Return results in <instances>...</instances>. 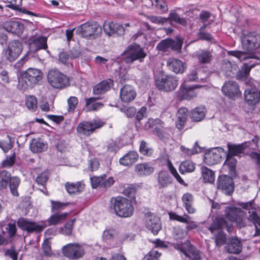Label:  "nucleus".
Listing matches in <instances>:
<instances>
[{
	"label": "nucleus",
	"mask_w": 260,
	"mask_h": 260,
	"mask_svg": "<svg viewBox=\"0 0 260 260\" xmlns=\"http://www.w3.org/2000/svg\"><path fill=\"white\" fill-rule=\"evenodd\" d=\"M110 208L116 215L120 217H129L134 211L131 201L120 196L113 197L110 199Z\"/></svg>",
	"instance_id": "nucleus-1"
},
{
	"label": "nucleus",
	"mask_w": 260,
	"mask_h": 260,
	"mask_svg": "<svg viewBox=\"0 0 260 260\" xmlns=\"http://www.w3.org/2000/svg\"><path fill=\"white\" fill-rule=\"evenodd\" d=\"M43 73L38 69H27L19 80L18 86L22 90L32 87L42 79Z\"/></svg>",
	"instance_id": "nucleus-2"
},
{
	"label": "nucleus",
	"mask_w": 260,
	"mask_h": 260,
	"mask_svg": "<svg viewBox=\"0 0 260 260\" xmlns=\"http://www.w3.org/2000/svg\"><path fill=\"white\" fill-rule=\"evenodd\" d=\"M146 55L143 49L136 44L129 45L127 49L122 54L123 60L127 63H132L136 60L141 62Z\"/></svg>",
	"instance_id": "nucleus-3"
},
{
	"label": "nucleus",
	"mask_w": 260,
	"mask_h": 260,
	"mask_svg": "<svg viewBox=\"0 0 260 260\" xmlns=\"http://www.w3.org/2000/svg\"><path fill=\"white\" fill-rule=\"evenodd\" d=\"M47 81L53 88L62 89L69 85V78L57 70L52 69L47 74Z\"/></svg>",
	"instance_id": "nucleus-4"
},
{
	"label": "nucleus",
	"mask_w": 260,
	"mask_h": 260,
	"mask_svg": "<svg viewBox=\"0 0 260 260\" xmlns=\"http://www.w3.org/2000/svg\"><path fill=\"white\" fill-rule=\"evenodd\" d=\"M17 224L19 228L28 233H40L46 227L44 221L36 222L22 217L18 219Z\"/></svg>",
	"instance_id": "nucleus-5"
},
{
	"label": "nucleus",
	"mask_w": 260,
	"mask_h": 260,
	"mask_svg": "<svg viewBox=\"0 0 260 260\" xmlns=\"http://www.w3.org/2000/svg\"><path fill=\"white\" fill-rule=\"evenodd\" d=\"M104 122L100 119H93L90 121H83L80 122L77 128V132L85 136H89L92 134L94 131L102 127Z\"/></svg>",
	"instance_id": "nucleus-6"
},
{
	"label": "nucleus",
	"mask_w": 260,
	"mask_h": 260,
	"mask_svg": "<svg viewBox=\"0 0 260 260\" xmlns=\"http://www.w3.org/2000/svg\"><path fill=\"white\" fill-rule=\"evenodd\" d=\"M178 85V79L172 75H162L156 80L157 88L161 91H171L175 89Z\"/></svg>",
	"instance_id": "nucleus-7"
},
{
	"label": "nucleus",
	"mask_w": 260,
	"mask_h": 260,
	"mask_svg": "<svg viewBox=\"0 0 260 260\" xmlns=\"http://www.w3.org/2000/svg\"><path fill=\"white\" fill-rule=\"evenodd\" d=\"M22 44L19 41L10 42L3 54V58L9 62L16 60L22 51Z\"/></svg>",
	"instance_id": "nucleus-8"
},
{
	"label": "nucleus",
	"mask_w": 260,
	"mask_h": 260,
	"mask_svg": "<svg viewBox=\"0 0 260 260\" xmlns=\"http://www.w3.org/2000/svg\"><path fill=\"white\" fill-rule=\"evenodd\" d=\"M243 49L246 52L254 50L260 46V36L254 33L243 35L241 38Z\"/></svg>",
	"instance_id": "nucleus-9"
},
{
	"label": "nucleus",
	"mask_w": 260,
	"mask_h": 260,
	"mask_svg": "<svg viewBox=\"0 0 260 260\" xmlns=\"http://www.w3.org/2000/svg\"><path fill=\"white\" fill-rule=\"evenodd\" d=\"M63 254L70 259H76L83 256L84 250L83 247L78 243H70L62 248Z\"/></svg>",
	"instance_id": "nucleus-10"
},
{
	"label": "nucleus",
	"mask_w": 260,
	"mask_h": 260,
	"mask_svg": "<svg viewBox=\"0 0 260 260\" xmlns=\"http://www.w3.org/2000/svg\"><path fill=\"white\" fill-rule=\"evenodd\" d=\"M175 247L191 260L201 259L200 252L189 241L187 240L183 243L177 244Z\"/></svg>",
	"instance_id": "nucleus-11"
},
{
	"label": "nucleus",
	"mask_w": 260,
	"mask_h": 260,
	"mask_svg": "<svg viewBox=\"0 0 260 260\" xmlns=\"http://www.w3.org/2000/svg\"><path fill=\"white\" fill-rule=\"evenodd\" d=\"M225 154L226 151L221 147L212 148L206 153L204 161L209 166L216 164L221 161L222 156Z\"/></svg>",
	"instance_id": "nucleus-12"
},
{
	"label": "nucleus",
	"mask_w": 260,
	"mask_h": 260,
	"mask_svg": "<svg viewBox=\"0 0 260 260\" xmlns=\"http://www.w3.org/2000/svg\"><path fill=\"white\" fill-rule=\"evenodd\" d=\"M101 27L95 22L92 23H85L80 25L76 29V33L81 35L82 37L87 38L93 35L95 32H101Z\"/></svg>",
	"instance_id": "nucleus-13"
},
{
	"label": "nucleus",
	"mask_w": 260,
	"mask_h": 260,
	"mask_svg": "<svg viewBox=\"0 0 260 260\" xmlns=\"http://www.w3.org/2000/svg\"><path fill=\"white\" fill-rule=\"evenodd\" d=\"M217 188L222 190L225 194H232L234 189L232 177L225 175L219 176L217 180Z\"/></svg>",
	"instance_id": "nucleus-14"
},
{
	"label": "nucleus",
	"mask_w": 260,
	"mask_h": 260,
	"mask_svg": "<svg viewBox=\"0 0 260 260\" xmlns=\"http://www.w3.org/2000/svg\"><path fill=\"white\" fill-rule=\"evenodd\" d=\"M145 217L146 228L151 231L153 234H157L161 228L159 217L150 212L146 213Z\"/></svg>",
	"instance_id": "nucleus-15"
},
{
	"label": "nucleus",
	"mask_w": 260,
	"mask_h": 260,
	"mask_svg": "<svg viewBox=\"0 0 260 260\" xmlns=\"http://www.w3.org/2000/svg\"><path fill=\"white\" fill-rule=\"evenodd\" d=\"M221 90L224 95L231 99L238 97L241 94L238 84L233 81L225 82L222 87Z\"/></svg>",
	"instance_id": "nucleus-16"
},
{
	"label": "nucleus",
	"mask_w": 260,
	"mask_h": 260,
	"mask_svg": "<svg viewBox=\"0 0 260 260\" xmlns=\"http://www.w3.org/2000/svg\"><path fill=\"white\" fill-rule=\"evenodd\" d=\"M169 216L171 219L177 220L179 222L187 224L186 229L189 231L197 228L196 223L191 220V217L187 214H184L183 216L179 215L176 213H170Z\"/></svg>",
	"instance_id": "nucleus-17"
},
{
	"label": "nucleus",
	"mask_w": 260,
	"mask_h": 260,
	"mask_svg": "<svg viewBox=\"0 0 260 260\" xmlns=\"http://www.w3.org/2000/svg\"><path fill=\"white\" fill-rule=\"evenodd\" d=\"M136 92L131 85H125L120 89V98L123 102H131L136 98Z\"/></svg>",
	"instance_id": "nucleus-18"
},
{
	"label": "nucleus",
	"mask_w": 260,
	"mask_h": 260,
	"mask_svg": "<svg viewBox=\"0 0 260 260\" xmlns=\"http://www.w3.org/2000/svg\"><path fill=\"white\" fill-rule=\"evenodd\" d=\"M47 38L45 37H40L37 38H32L28 40V43L29 49L33 52L40 49H46Z\"/></svg>",
	"instance_id": "nucleus-19"
},
{
	"label": "nucleus",
	"mask_w": 260,
	"mask_h": 260,
	"mask_svg": "<svg viewBox=\"0 0 260 260\" xmlns=\"http://www.w3.org/2000/svg\"><path fill=\"white\" fill-rule=\"evenodd\" d=\"M224 228H226L227 231L229 233L231 232L233 230L232 226L228 224L224 218L218 217L213 221L208 229L213 234L216 230Z\"/></svg>",
	"instance_id": "nucleus-20"
},
{
	"label": "nucleus",
	"mask_w": 260,
	"mask_h": 260,
	"mask_svg": "<svg viewBox=\"0 0 260 260\" xmlns=\"http://www.w3.org/2000/svg\"><path fill=\"white\" fill-rule=\"evenodd\" d=\"M3 28L8 32L20 35L22 33L24 26L18 21H10L4 23Z\"/></svg>",
	"instance_id": "nucleus-21"
},
{
	"label": "nucleus",
	"mask_w": 260,
	"mask_h": 260,
	"mask_svg": "<svg viewBox=\"0 0 260 260\" xmlns=\"http://www.w3.org/2000/svg\"><path fill=\"white\" fill-rule=\"evenodd\" d=\"M181 200L183 206L188 214H192L196 212V209L193 206L194 197L192 194L189 192L183 194Z\"/></svg>",
	"instance_id": "nucleus-22"
},
{
	"label": "nucleus",
	"mask_w": 260,
	"mask_h": 260,
	"mask_svg": "<svg viewBox=\"0 0 260 260\" xmlns=\"http://www.w3.org/2000/svg\"><path fill=\"white\" fill-rule=\"evenodd\" d=\"M245 100L249 104L255 105L260 99V91L256 88H247L244 93Z\"/></svg>",
	"instance_id": "nucleus-23"
},
{
	"label": "nucleus",
	"mask_w": 260,
	"mask_h": 260,
	"mask_svg": "<svg viewBox=\"0 0 260 260\" xmlns=\"http://www.w3.org/2000/svg\"><path fill=\"white\" fill-rule=\"evenodd\" d=\"M167 64L169 68L176 74L183 73L186 68L185 62L175 58L169 59Z\"/></svg>",
	"instance_id": "nucleus-24"
},
{
	"label": "nucleus",
	"mask_w": 260,
	"mask_h": 260,
	"mask_svg": "<svg viewBox=\"0 0 260 260\" xmlns=\"http://www.w3.org/2000/svg\"><path fill=\"white\" fill-rule=\"evenodd\" d=\"M113 82L111 79L103 80L95 85L93 88L94 94H102L108 91L113 86Z\"/></svg>",
	"instance_id": "nucleus-25"
},
{
	"label": "nucleus",
	"mask_w": 260,
	"mask_h": 260,
	"mask_svg": "<svg viewBox=\"0 0 260 260\" xmlns=\"http://www.w3.org/2000/svg\"><path fill=\"white\" fill-rule=\"evenodd\" d=\"M47 144L41 138L32 140L29 145L30 150L34 153H41L47 149Z\"/></svg>",
	"instance_id": "nucleus-26"
},
{
	"label": "nucleus",
	"mask_w": 260,
	"mask_h": 260,
	"mask_svg": "<svg viewBox=\"0 0 260 260\" xmlns=\"http://www.w3.org/2000/svg\"><path fill=\"white\" fill-rule=\"evenodd\" d=\"M138 158V153L134 151H131L120 158L119 163L122 166H131L137 161Z\"/></svg>",
	"instance_id": "nucleus-27"
},
{
	"label": "nucleus",
	"mask_w": 260,
	"mask_h": 260,
	"mask_svg": "<svg viewBox=\"0 0 260 260\" xmlns=\"http://www.w3.org/2000/svg\"><path fill=\"white\" fill-rule=\"evenodd\" d=\"M228 152H226L225 155H230L233 156L243 153V151L248 147L247 143L244 142L240 144H228Z\"/></svg>",
	"instance_id": "nucleus-28"
},
{
	"label": "nucleus",
	"mask_w": 260,
	"mask_h": 260,
	"mask_svg": "<svg viewBox=\"0 0 260 260\" xmlns=\"http://www.w3.org/2000/svg\"><path fill=\"white\" fill-rule=\"evenodd\" d=\"M242 244L241 241L236 237H232L230 239L227 250L229 253L238 254L242 251Z\"/></svg>",
	"instance_id": "nucleus-29"
},
{
	"label": "nucleus",
	"mask_w": 260,
	"mask_h": 260,
	"mask_svg": "<svg viewBox=\"0 0 260 260\" xmlns=\"http://www.w3.org/2000/svg\"><path fill=\"white\" fill-rule=\"evenodd\" d=\"M176 117V127L178 129L181 130L184 126L185 123L188 117V110L185 107L180 108L178 110Z\"/></svg>",
	"instance_id": "nucleus-30"
},
{
	"label": "nucleus",
	"mask_w": 260,
	"mask_h": 260,
	"mask_svg": "<svg viewBox=\"0 0 260 260\" xmlns=\"http://www.w3.org/2000/svg\"><path fill=\"white\" fill-rule=\"evenodd\" d=\"M226 159L223 165V169L227 170L230 175L235 176L236 175L237 160L230 155H226Z\"/></svg>",
	"instance_id": "nucleus-31"
},
{
	"label": "nucleus",
	"mask_w": 260,
	"mask_h": 260,
	"mask_svg": "<svg viewBox=\"0 0 260 260\" xmlns=\"http://www.w3.org/2000/svg\"><path fill=\"white\" fill-rule=\"evenodd\" d=\"M135 171L139 176H147L153 172L154 169L148 163H141L135 166Z\"/></svg>",
	"instance_id": "nucleus-32"
},
{
	"label": "nucleus",
	"mask_w": 260,
	"mask_h": 260,
	"mask_svg": "<svg viewBox=\"0 0 260 260\" xmlns=\"http://www.w3.org/2000/svg\"><path fill=\"white\" fill-rule=\"evenodd\" d=\"M69 213L67 212H56L52 215L47 220L49 225H56L61 223L67 218Z\"/></svg>",
	"instance_id": "nucleus-33"
},
{
	"label": "nucleus",
	"mask_w": 260,
	"mask_h": 260,
	"mask_svg": "<svg viewBox=\"0 0 260 260\" xmlns=\"http://www.w3.org/2000/svg\"><path fill=\"white\" fill-rule=\"evenodd\" d=\"M84 187V184L81 181L75 183L67 182L65 184L66 189L69 194L80 193L83 190Z\"/></svg>",
	"instance_id": "nucleus-34"
},
{
	"label": "nucleus",
	"mask_w": 260,
	"mask_h": 260,
	"mask_svg": "<svg viewBox=\"0 0 260 260\" xmlns=\"http://www.w3.org/2000/svg\"><path fill=\"white\" fill-rule=\"evenodd\" d=\"M205 108L203 106H200L193 109L190 112V116L193 121L199 122L205 118Z\"/></svg>",
	"instance_id": "nucleus-35"
},
{
	"label": "nucleus",
	"mask_w": 260,
	"mask_h": 260,
	"mask_svg": "<svg viewBox=\"0 0 260 260\" xmlns=\"http://www.w3.org/2000/svg\"><path fill=\"white\" fill-rule=\"evenodd\" d=\"M196 57L201 63H208L212 59L211 53L207 50H200L196 52Z\"/></svg>",
	"instance_id": "nucleus-36"
},
{
	"label": "nucleus",
	"mask_w": 260,
	"mask_h": 260,
	"mask_svg": "<svg viewBox=\"0 0 260 260\" xmlns=\"http://www.w3.org/2000/svg\"><path fill=\"white\" fill-rule=\"evenodd\" d=\"M98 98H90L86 99V107L87 111H96L102 108L103 104L100 102H96Z\"/></svg>",
	"instance_id": "nucleus-37"
},
{
	"label": "nucleus",
	"mask_w": 260,
	"mask_h": 260,
	"mask_svg": "<svg viewBox=\"0 0 260 260\" xmlns=\"http://www.w3.org/2000/svg\"><path fill=\"white\" fill-rule=\"evenodd\" d=\"M7 2L9 3V5H7V7L15 10H19V11L28 14L30 15H34V13L20 8V6L22 5V0H7Z\"/></svg>",
	"instance_id": "nucleus-38"
},
{
	"label": "nucleus",
	"mask_w": 260,
	"mask_h": 260,
	"mask_svg": "<svg viewBox=\"0 0 260 260\" xmlns=\"http://www.w3.org/2000/svg\"><path fill=\"white\" fill-rule=\"evenodd\" d=\"M195 170V164L191 161L185 160L179 166V171L181 174L192 172Z\"/></svg>",
	"instance_id": "nucleus-39"
},
{
	"label": "nucleus",
	"mask_w": 260,
	"mask_h": 260,
	"mask_svg": "<svg viewBox=\"0 0 260 260\" xmlns=\"http://www.w3.org/2000/svg\"><path fill=\"white\" fill-rule=\"evenodd\" d=\"M241 212V210L237 208L226 207L225 209L226 216L231 221L237 220Z\"/></svg>",
	"instance_id": "nucleus-40"
},
{
	"label": "nucleus",
	"mask_w": 260,
	"mask_h": 260,
	"mask_svg": "<svg viewBox=\"0 0 260 260\" xmlns=\"http://www.w3.org/2000/svg\"><path fill=\"white\" fill-rule=\"evenodd\" d=\"M202 174L205 182L212 183L215 180L214 172L209 168L204 167L202 168Z\"/></svg>",
	"instance_id": "nucleus-41"
},
{
	"label": "nucleus",
	"mask_w": 260,
	"mask_h": 260,
	"mask_svg": "<svg viewBox=\"0 0 260 260\" xmlns=\"http://www.w3.org/2000/svg\"><path fill=\"white\" fill-rule=\"evenodd\" d=\"M248 213V219L254 224L256 233L260 235V229L257 228L260 227V217L258 216L255 211H249Z\"/></svg>",
	"instance_id": "nucleus-42"
},
{
	"label": "nucleus",
	"mask_w": 260,
	"mask_h": 260,
	"mask_svg": "<svg viewBox=\"0 0 260 260\" xmlns=\"http://www.w3.org/2000/svg\"><path fill=\"white\" fill-rule=\"evenodd\" d=\"M158 181L160 187H166L172 183V179L167 173L160 172L158 175Z\"/></svg>",
	"instance_id": "nucleus-43"
},
{
	"label": "nucleus",
	"mask_w": 260,
	"mask_h": 260,
	"mask_svg": "<svg viewBox=\"0 0 260 260\" xmlns=\"http://www.w3.org/2000/svg\"><path fill=\"white\" fill-rule=\"evenodd\" d=\"M20 184V179L18 177H13L9 181V186L11 193L15 197L19 195L17 188Z\"/></svg>",
	"instance_id": "nucleus-44"
},
{
	"label": "nucleus",
	"mask_w": 260,
	"mask_h": 260,
	"mask_svg": "<svg viewBox=\"0 0 260 260\" xmlns=\"http://www.w3.org/2000/svg\"><path fill=\"white\" fill-rule=\"evenodd\" d=\"M25 105L30 110L35 111L38 108V101L34 95H29L26 98Z\"/></svg>",
	"instance_id": "nucleus-45"
},
{
	"label": "nucleus",
	"mask_w": 260,
	"mask_h": 260,
	"mask_svg": "<svg viewBox=\"0 0 260 260\" xmlns=\"http://www.w3.org/2000/svg\"><path fill=\"white\" fill-rule=\"evenodd\" d=\"M253 67V65L249 66L247 64H244L237 74V78L239 80H243L246 78Z\"/></svg>",
	"instance_id": "nucleus-46"
},
{
	"label": "nucleus",
	"mask_w": 260,
	"mask_h": 260,
	"mask_svg": "<svg viewBox=\"0 0 260 260\" xmlns=\"http://www.w3.org/2000/svg\"><path fill=\"white\" fill-rule=\"evenodd\" d=\"M11 178V174L8 171H2L0 172V186L2 188H6Z\"/></svg>",
	"instance_id": "nucleus-47"
},
{
	"label": "nucleus",
	"mask_w": 260,
	"mask_h": 260,
	"mask_svg": "<svg viewBox=\"0 0 260 260\" xmlns=\"http://www.w3.org/2000/svg\"><path fill=\"white\" fill-rule=\"evenodd\" d=\"M154 128L160 140L165 142L169 139L170 135L167 133L166 128L160 126H156Z\"/></svg>",
	"instance_id": "nucleus-48"
},
{
	"label": "nucleus",
	"mask_w": 260,
	"mask_h": 260,
	"mask_svg": "<svg viewBox=\"0 0 260 260\" xmlns=\"http://www.w3.org/2000/svg\"><path fill=\"white\" fill-rule=\"evenodd\" d=\"M171 21H174L183 26H185L187 24V21L184 18H181L179 15L175 12H172L170 13L169 18Z\"/></svg>",
	"instance_id": "nucleus-49"
},
{
	"label": "nucleus",
	"mask_w": 260,
	"mask_h": 260,
	"mask_svg": "<svg viewBox=\"0 0 260 260\" xmlns=\"http://www.w3.org/2000/svg\"><path fill=\"white\" fill-rule=\"evenodd\" d=\"M183 40L181 38H177L176 40L170 39L169 48L178 52H180Z\"/></svg>",
	"instance_id": "nucleus-50"
},
{
	"label": "nucleus",
	"mask_w": 260,
	"mask_h": 260,
	"mask_svg": "<svg viewBox=\"0 0 260 260\" xmlns=\"http://www.w3.org/2000/svg\"><path fill=\"white\" fill-rule=\"evenodd\" d=\"M51 211L53 212H57L64 209L69 204V203H62L59 201H51Z\"/></svg>",
	"instance_id": "nucleus-51"
},
{
	"label": "nucleus",
	"mask_w": 260,
	"mask_h": 260,
	"mask_svg": "<svg viewBox=\"0 0 260 260\" xmlns=\"http://www.w3.org/2000/svg\"><path fill=\"white\" fill-rule=\"evenodd\" d=\"M218 234L215 235V243L218 247H220L224 245L226 240L225 234L220 230H218Z\"/></svg>",
	"instance_id": "nucleus-52"
},
{
	"label": "nucleus",
	"mask_w": 260,
	"mask_h": 260,
	"mask_svg": "<svg viewBox=\"0 0 260 260\" xmlns=\"http://www.w3.org/2000/svg\"><path fill=\"white\" fill-rule=\"evenodd\" d=\"M49 178V173L48 171H44L39 174L36 179V182L38 185L45 186L47 181Z\"/></svg>",
	"instance_id": "nucleus-53"
},
{
	"label": "nucleus",
	"mask_w": 260,
	"mask_h": 260,
	"mask_svg": "<svg viewBox=\"0 0 260 260\" xmlns=\"http://www.w3.org/2000/svg\"><path fill=\"white\" fill-rule=\"evenodd\" d=\"M222 67L226 72V75L228 76L232 77L234 75V71L237 70V67L236 64H233L230 61H228L223 64Z\"/></svg>",
	"instance_id": "nucleus-54"
},
{
	"label": "nucleus",
	"mask_w": 260,
	"mask_h": 260,
	"mask_svg": "<svg viewBox=\"0 0 260 260\" xmlns=\"http://www.w3.org/2000/svg\"><path fill=\"white\" fill-rule=\"evenodd\" d=\"M116 24L112 22H105L103 24V29L105 32L109 36L115 34Z\"/></svg>",
	"instance_id": "nucleus-55"
},
{
	"label": "nucleus",
	"mask_w": 260,
	"mask_h": 260,
	"mask_svg": "<svg viewBox=\"0 0 260 260\" xmlns=\"http://www.w3.org/2000/svg\"><path fill=\"white\" fill-rule=\"evenodd\" d=\"M16 154L13 152L11 155L7 156L6 158L4 160L2 163V166L4 168H10L13 166L15 162Z\"/></svg>",
	"instance_id": "nucleus-56"
},
{
	"label": "nucleus",
	"mask_w": 260,
	"mask_h": 260,
	"mask_svg": "<svg viewBox=\"0 0 260 260\" xmlns=\"http://www.w3.org/2000/svg\"><path fill=\"white\" fill-rule=\"evenodd\" d=\"M161 253L155 249H152L142 260H158Z\"/></svg>",
	"instance_id": "nucleus-57"
},
{
	"label": "nucleus",
	"mask_w": 260,
	"mask_h": 260,
	"mask_svg": "<svg viewBox=\"0 0 260 260\" xmlns=\"http://www.w3.org/2000/svg\"><path fill=\"white\" fill-rule=\"evenodd\" d=\"M140 152L143 155L150 156L153 153V150L148 147L145 141H142L140 146Z\"/></svg>",
	"instance_id": "nucleus-58"
},
{
	"label": "nucleus",
	"mask_w": 260,
	"mask_h": 260,
	"mask_svg": "<svg viewBox=\"0 0 260 260\" xmlns=\"http://www.w3.org/2000/svg\"><path fill=\"white\" fill-rule=\"evenodd\" d=\"M168 167L170 172L171 174L174 176V177L176 179L177 181L180 184H183L184 183L183 180L180 176L178 173L177 172L176 169L174 167L173 165L171 164L170 161H169L168 164Z\"/></svg>",
	"instance_id": "nucleus-59"
},
{
	"label": "nucleus",
	"mask_w": 260,
	"mask_h": 260,
	"mask_svg": "<svg viewBox=\"0 0 260 260\" xmlns=\"http://www.w3.org/2000/svg\"><path fill=\"white\" fill-rule=\"evenodd\" d=\"M78 103V100L75 96H71L68 100V111L73 112L76 108Z\"/></svg>",
	"instance_id": "nucleus-60"
},
{
	"label": "nucleus",
	"mask_w": 260,
	"mask_h": 260,
	"mask_svg": "<svg viewBox=\"0 0 260 260\" xmlns=\"http://www.w3.org/2000/svg\"><path fill=\"white\" fill-rule=\"evenodd\" d=\"M42 249L43 253L47 256H50L52 254V251L51 248V245L49 241L46 240L42 244Z\"/></svg>",
	"instance_id": "nucleus-61"
},
{
	"label": "nucleus",
	"mask_w": 260,
	"mask_h": 260,
	"mask_svg": "<svg viewBox=\"0 0 260 260\" xmlns=\"http://www.w3.org/2000/svg\"><path fill=\"white\" fill-rule=\"evenodd\" d=\"M187 231L179 226L176 227L174 229V235L177 239H182L187 235Z\"/></svg>",
	"instance_id": "nucleus-62"
},
{
	"label": "nucleus",
	"mask_w": 260,
	"mask_h": 260,
	"mask_svg": "<svg viewBox=\"0 0 260 260\" xmlns=\"http://www.w3.org/2000/svg\"><path fill=\"white\" fill-rule=\"evenodd\" d=\"M147 18L152 23L159 24H162L168 21L167 18L161 16H148Z\"/></svg>",
	"instance_id": "nucleus-63"
},
{
	"label": "nucleus",
	"mask_w": 260,
	"mask_h": 260,
	"mask_svg": "<svg viewBox=\"0 0 260 260\" xmlns=\"http://www.w3.org/2000/svg\"><path fill=\"white\" fill-rule=\"evenodd\" d=\"M170 46V39H166L163 40L159 42L156 48L159 51H165L169 49Z\"/></svg>",
	"instance_id": "nucleus-64"
}]
</instances>
